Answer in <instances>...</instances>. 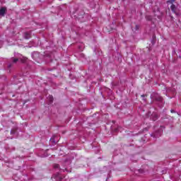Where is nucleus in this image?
<instances>
[{
	"mask_svg": "<svg viewBox=\"0 0 181 181\" xmlns=\"http://www.w3.org/2000/svg\"><path fill=\"white\" fill-rule=\"evenodd\" d=\"M171 112H174V111H173V110H171Z\"/></svg>",
	"mask_w": 181,
	"mask_h": 181,
	"instance_id": "nucleus-9",
	"label": "nucleus"
},
{
	"mask_svg": "<svg viewBox=\"0 0 181 181\" xmlns=\"http://www.w3.org/2000/svg\"><path fill=\"white\" fill-rule=\"evenodd\" d=\"M18 59H13V63H16V62H18Z\"/></svg>",
	"mask_w": 181,
	"mask_h": 181,
	"instance_id": "nucleus-6",
	"label": "nucleus"
},
{
	"mask_svg": "<svg viewBox=\"0 0 181 181\" xmlns=\"http://www.w3.org/2000/svg\"><path fill=\"white\" fill-rule=\"evenodd\" d=\"M170 9L171 11H173V12H175V11H176V6H175V4H172L170 6Z\"/></svg>",
	"mask_w": 181,
	"mask_h": 181,
	"instance_id": "nucleus-3",
	"label": "nucleus"
},
{
	"mask_svg": "<svg viewBox=\"0 0 181 181\" xmlns=\"http://www.w3.org/2000/svg\"><path fill=\"white\" fill-rule=\"evenodd\" d=\"M26 60H27L26 57H23L22 59H21V63H25Z\"/></svg>",
	"mask_w": 181,
	"mask_h": 181,
	"instance_id": "nucleus-4",
	"label": "nucleus"
},
{
	"mask_svg": "<svg viewBox=\"0 0 181 181\" xmlns=\"http://www.w3.org/2000/svg\"><path fill=\"white\" fill-rule=\"evenodd\" d=\"M49 101L51 103H52L53 102V96H49Z\"/></svg>",
	"mask_w": 181,
	"mask_h": 181,
	"instance_id": "nucleus-5",
	"label": "nucleus"
},
{
	"mask_svg": "<svg viewBox=\"0 0 181 181\" xmlns=\"http://www.w3.org/2000/svg\"><path fill=\"white\" fill-rule=\"evenodd\" d=\"M6 13V7H1L0 8V16H4Z\"/></svg>",
	"mask_w": 181,
	"mask_h": 181,
	"instance_id": "nucleus-1",
	"label": "nucleus"
},
{
	"mask_svg": "<svg viewBox=\"0 0 181 181\" xmlns=\"http://www.w3.org/2000/svg\"><path fill=\"white\" fill-rule=\"evenodd\" d=\"M55 168H59V165H55Z\"/></svg>",
	"mask_w": 181,
	"mask_h": 181,
	"instance_id": "nucleus-8",
	"label": "nucleus"
},
{
	"mask_svg": "<svg viewBox=\"0 0 181 181\" xmlns=\"http://www.w3.org/2000/svg\"><path fill=\"white\" fill-rule=\"evenodd\" d=\"M50 141H52V142H55V141H54V139H53V138L51 139Z\"/></svg>",
	"mask_w": 181,
	"mask_h": 181,
	"instance_id": "nucleus-7",
	"label": "nucleus"
},
{
	"mask_svg": "<svg viewBox=\"0 0 181 181\" xmlns=\"http://www.w3.org/2000/svg\"><path fill=\"white\" fill-rule=\"evenodd\" d=\"M173 1H175V0H173Z\"/></svg>",
	"mask_w": 181,
	"mask_h": 181,
	"instance_id": "nucleus-10",
	"label": "nucleus"
},
{
	"mask_svg": "<svg viewBox=\"0 0 181 181\" xmlns=\"http://www.w3.org/2000/svg\"><path fill=\"white\" fill-rule=\"evenodd\" d=\"M24 38L25 39H30V33H25Z\"/></svg>",
	"mask_w": 181,
	"mask_h": 181,
	"instance_id": "nucleus-2",
	"label": "nucleus"
}]
</instances>
